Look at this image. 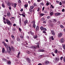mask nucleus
Listing matches in <instances>:
<instances>
[{"label":"nucleus","mask_w":65,"mask_h":65,"mask_svg":"<svg viewBox=\"0 0 65 65\" xmlns=\"http://www.w3.org/2000/svg\"><path fill=\"white\" fill-rule=\"evenodd\" d=\"M2 43H4V45L5 46L6 48H7V50L8 52V53H10V51H11V48L9 46L8 47L7 45V44L5 43V42L4 41H3L2 42Z\"/></svg>","instance_id":"obj_1"},{"label":"nucleus","mask_w":65,"mask_h":65,"mask_svg":"<svg viewBox=\"0 0 65 65\" xmlns=\"http://www.w3.org/2000/svg\"><path fill=\"white\" fill-rule=\"evenodd\" d=\"M54 60L55 61H58L60 60V58L59 57H56L54 59Z\"/></svg>","instance_id":"obj_2"},{"label":"nucleus","mask_w":65,"mask_h":65,"mask_svg":"<svg viewBox=\"0 0 65 65\" xmlns=\"http://www.w3.org/2000/svg\"><path fill=\"white\" fill-rule=\"evenodd\" d=\"M32 23L33 24V27L34 28H35V27H36V25H35V21H32Z\"/></svg>","instance_id":"obj_3"},{"label":"nucleus","mask_w":65,"mask_h":65,"mask_svg":"<svg viewBox=\"0 0 65 65\" xmlns=\"http://www.w3.org/2000/svg\"><path fill=\"white\" fill-rule=\"evenodd\" d=\"M7 23L9 26H12V24L11 23V22H10V21H8L7 22Z\"/></svg>","instance_id":"obj_4"},{"label":"nucleus","mask_w":65,"mask_h":65,"mask_svg":"<svg viewBox=\"0 0 65 65\" xmlns=\"http://www.w3.org/2000/svg\"><path fill=\"white\" fill-rule=\"evenodd\" d=\"M63 35V34L62 33H59L58 34V36L59 37H61Z\"/></svg>","instance_id":"obj_5"},{"label":"nucleus","mask_w":65,"mask_h":65,"mask_svg":"<svg viewBox=\"0 0 65 65\" xmlns=\"http://www.w3.org/2000/svg\"><path fill=\"white\" fill-rule=\"evenodd\" d=\"M60 15H61V14H60V13L58 12L55 13V15H56V16Z\"/></svg>","instance_id":"obj_6"},{"label":"nucleus","mask_w":65,"mask_h":65,"mask_svg":"<svg viewBox=\"0 0 65 65\" xmlns=\"http://www.w3.org/2000/svg\"><path fill=\"white\" fill-rule=\"evenodd\" d=\"M29 47H30V48H37V46H32Z\"/></svg>","instance_id":"obj_7"},{"label":"nucleus","mask_w":65,"mask_h":65,"mask_svg":"<svg viewBox=\"0 0 65 65\" xmlns=\"http://www.w3.org/2000/svg\"><path fill=\"white\" fill-rule=\"evenodd\" d=\"M51 32H52L53 35H55V32H54V31L53 30H51Z\"/></svg>","instance_id":"obj_8"},{"label":"nucleus","mask_w":65,"mask_h":65,"mask_svg":"<svg viewBox=\"0 0 65 65\" xmlns=\"http://www.w3.org/2000/svg\"><path fill=\"white\" fill-rule=\"evenodd\" d=\"M39 29V26H37L36 28V31H38Z\"/></svg>","instance_id":"obj_9"},{"label":"nucleus","mask_w":65,"mask_h":65,"mask_svg":"<svg viewBox=\"0 0 65 65\" xmlns=\"http://www.w3.org/2000/svg\"><path fill=\"white\" fill-rule=\"evenodd\" d=\"M20 54H21V52H19L18 54V55L17 56V58H19V57H20Z\"/></svg>","instance_id":"obj_10"},{"label":"nucleus","mask_w":65,"mask_h":65,"mask_svg":"<svg viewBox=\"0 0 65 65\" xmlns=\"http://www.w3.org/2000/svg\"><path fill=\"white\" fill-rule=\"evenodd\" d=\"M49 63H50V62L47 60H46L45 61V63L46 64H48Z\"/></svg>","instance_id":"obj_11"},{"label":"nucleus","mask_w":65,"mask_h":65,"mask_svg":"<svg viewBox=\"0 0 65 65\" xmlns=\"http://www.w3.org/2000/svg\"><path fill=\"white\" fill-rule=\"evenodd\" d=\"M38 52H43L44 50H38Z\"/></svg>","instance_id":"obj_12"},{"label":"nucleus","mask_w":65,"mask_h":65,"mask_svg":"<svg viewBox=\"0 0 65 65\" xmlns=\"http://www.w3.org/2000/svg\"><path fill=\"white\" fill-rule=\"evenodd\" d=\"M2 52L3 53H5V49L4 48H3V50H2Z\"/></svg>","instance_id":"obj_13"},{"label":"nucleus","mask_w":65,"mask_h":65,"mask_svg":"<svg viewBox=\"0 0 65 65\" xmlns=\"http://www.w3.org/2000/svg\"><path fill=\"white\" fill-rule=\"evenodd\" d=\"M7 4L8 6H10V3L8 2L7 3Z\"/></svg>","instance_id":"obj_14"},{"label":"nucleus","mask_w":65,"mask_h":65,"mask_svg":"<svg viewBox=\"0 0 65 65\" xmlns=\"http://www.w3.org/2000/svg\"><path fill=\"white\" fill-rule=\"evenodd\" d=\"M27 22H28V21L27 20H25V21L24 22L25 24H26L27 23L28 24V23Z\"/></svg>","instance_id":"obj_15"},{"label":"nucleus","mask_w":65,"mask_h":65,"mask_svg":"<svg viewBox=\"0 0 65 65\" xmlns=\"http://www.w3.org/2000/svg\"><path fill=\"white\" fill-rule=\"evenodd\" d=\"M2 6L3 7V8H5V6L4 5V4L3 3H2Z\"/></svg>","instance_id":"obj_16"},{"label":"nucleus","mask_w":65,"mask_h":65,"mask_svg":"<svg viewBox=\"0 0 65 65\" xmlns=\"http://www.w3.org/2000/svg\"><path fill=\"white\" fill-rule=\"evenodd\" d=\"M11 37H12L13 39H14V36L13 35H11Z\"/></svg>","instance_id":"obj_17"},{"label":"nucleus","mask_w":65,"mask_h":65,"mask_svg":"<svg viewBox=\"0 0 65 65\" xmlns=\"http://www.w3.org/2000/svg\"><path fill=\"white\" fill-rule=\"evenodd\" d=\"M50 15L52 16V15H53L54 14V12H51L50 13Z\"/></svg>","instance_id":"obj_18"},{"label":"nucleus","mask_w":65,"mask_h":65,"mask_svg":"<svg viewBox=\"0 0 65 65\" xmlns=\"http://www.w3.org/2000/svg\"><path fill=\"white\" fill-rule=\"evenodd\" d=\"M7 15L8 17H9V15H10V12H8L7 13Z\"/></svg>","instance_id":"obj_19"},{"label":"nucleus","mask_w":65,"mask_h":65,"mask_svg":"<svg viewBox=\"0 0 65 65\" xmlns=\"http://www.w3.org/2000/svg\"><path fill=\"white\" fill-rule=\"evenodd\" d=\"M56 21L57 20L56 19H54L53 20V22L54 23H56Z\"/></svg>","instance_id":"obj_20"},{"label":"nucleus","mask_w":65,"mask_h":65,"mask_svg":"<svg viewBox=\"0 0 65 65\" xmlns=\"http://www.w3.org/2000/svg\"><path fill=\"white\" fill-rule=\"evenodd\" d=\"M44 15V14L42 13L40 14V16H43V15Z\"/></svg>","instance_id":"obj_21"},{"label":"nucleus","mask_w":65,"mask_h":65,"mask_svg":"<svg viewBox=\"0 0 65 65\" xmlns=\"http://www.w3.org/2000/svg\"><path fill=\"white\" fill-rule=\"evenodd\" d=\"M34 6H37V4H36V3H34Z\"/></svg>","instance_id":"obj_22"},{"label":"nucleus","mask_w":65,"mask_h":65,"mask_svg":"<svg viewBox=\"0 0 65 65\" xmlns=\"http://www.w3.org/2000/svg\"><path fill=\"white\" fill-rule=\"evenodd\" d=\"M26 60H27V61H30V59L29 58H26Z\"/></svg>","instance_id":"obj_23"},{"label":"nucleus","mask_w":65,"mask_h":65,"mask_svg":"<svg viewBox=\"0 0 65 65\" xmlns=\"http://www.w3.org/2000/svg\"><path fill=\"white\" fill-rule=\"evenodd\" d=\"M19 21L20 24H21V18H20L19 20Z\"/></svg>","instance_id":"obj_24"},{"label":"nucleus","mask_w":65,"mask_h":65,"mask_svg":"<svg viewBox=\"0 0 65 65\" xmlns=\"http://www.w3.org/2000/svg\"><path fill=\"white\" fill-rule=\"evenodd\" d=\"M24 7H25V8H27V7H28V5H24Z\"/></svg>","instance_id":"obj_25"},{"label":"nucleus","mask_w":65,"mask_h":65,"mask_svg":"<svg viewBox=\"0 0 65 65\" xmlns=\"http://www.w3.org/2000/svg\"><path fill=\"white\" fill-rule=\"evenodd\" d=\"M61 2L63 4H65V1H61Z\"/></svg>","instance_id":"obj_26"},{"label":"nucleus","mask_w":65,"mask_h":65,"mask_svg":"<svg viewBox=\"0 0 65 65\" xmlns=\"http://www.w3.org/2000/svg\"><path fill=\"white\" fill-rule=\"evenodd\" d=\"M30 34H31V35H33V32H31V31H30Z\"/></svg>","instance_id":"obj_27"},{"label":"nucleus","mask_w":65,"mask_h":65,"mask_svg":"<svg viewBox=\"0 0 65 65\" xmlns=\"http://www.w3.org/2000/svg\"><path fill=\"white\" fill-rule=\"evenodd\" d=\"M55 53H58V50L57 49H56L55 50Z\"/></svg>","instance_id":"obj_28"},{"label":"nucleus","mask_w":65,"mask_h":65,"mask_svg":"<svg viewBox=\"0 0 65 65\" xmlns=\"http://www.w3.org/2000/svg\"><path fill=\"white\" fill-rule=\"evenodd\" d=\"M40 29L41 30H43V27H40Z\"/></svg>","instance_id":"obj_29"},{"label":"nucleus","mask_w":65,"mask_h":65,"mask_svg":"<svg viewBox=\"0 0 65 65\" xmlns=\"http://www.w3.org/2000/svg\"><path fill=\"white\" fill-rule=\"evenodd\" d=\"M33 8H34V6H33L30 7V8H31V9H33Z\"/></svg>","instance_id":"obj_30"},{"label":"nucleus","mask_w":65,"mask_h":65,"mask_svg":"<svg viewBox=\"0 0 65 65\" xmlns=\"http://www.w3.org/2000/svg\"><path fill=\"white\" fill-rule=\"evenodd\" d=\"M18 2L19 3H21L22 2L21 1V0H19L18 1Z\"/></svg>","instance_id":"obj_31"},{"label":"nucleus","mask_w":65,"mask_h":65,"mask_svg":"<svg viewBox=\"0 0 65 65\" xmlns=\"http://www.w3.org/2000/svg\"><path fill=\"white\" fill-rule=\"evenodd\" d=\"M63 56L60 57V60H61V61H62V59H63Z\"/></svg>","instance_id":"obj_32"},{"label":"nucleus","mask_w":65,"mask_h":65,"mask_svg":"<svg viewBox=\"0 0 65 65\" xmlns=\"http://www.w3.org/2000/svg\"><path fill=\"white\" fill-rule=\"evenodd\" d=\"M41 20L42 21H44V18H42L41 19Z\"/></svg>","instance_id":"obj_33"},{"label":"nucleus","mask_w":65,"mask_h":65,"mask_svg":"<svg viewBox=\"0 0 65 65\" xmlns=\"http://www.w3.org/2000/svg\"><path fill=\"white\" fill-rule=\"evenodd\" d=\"M60 41H64V38H62L60 40Z\"/></svg>","instance_id":"obj_34"},{"label":"nucleus","mask_w":65,"mask_h":65,"mask_svg":"<svg viewBox=\"0 0 65 65\" xmlns=\"http://www.w3.org/2000/svg\"><path fill=\"white\" fill-rule=\"evenodd\" d=\"M51 54L52 55H53V56H55V54H54V53H53V52H52Z\"/></svg>","instance_id":"obj_35"},{"label":"nucleus","mask_w":65,"mask_h":65,"mask_svg":"<svg viewBox=\"0 0 65 65\" xmlns=\"http://www.w3.org/2000/svg\"><path fill=\"white\" fill-rule=\"evenodd\" d=\"M51 38L52 40H54V38H53V36H51Z\"/></svg>","instance_id":"obj_36"},{"label":"nucleus","mask_w":65,"mask_h":65,"mask_svg":"<svg viewBox=\"0 0 65 65\" xmlns=\"http://www.w3.org/2000/svg\"><path fill=\"white\" fill-rule=\"evenodd\" d=\"M27 54H30V52L29 51H27Z\"/></svg>","instance_id":"obj_37"},{"label":"nucleus","mask_w":65,"mask_h":65,"mask_svg":"<svg viewBox=\"0 0 65 65\" xmlns=\"http://www.w3.org/2000/svg\"><path fill=\"white\" fill-rule=\"evenodd\" d=\"M37 35H36L34 37V38H37Z\"/></svg>","instance_id":"obj_38"},{"label":"nucleus","mask_w":65,"mask_h":65,"mask_svg":"<svg viewBox=\"0 0 65 65\" xmlns=\"http://www.w3.org/2000/svg\"><path fill=\"white\" fill-rule=\"evenodd\" d=\"M17 41H19L20 40V38H17Z\"/></svg>","instance_id":"obj_39"},{"label":"nucleus","mask_w":65,"mask_h":65,"mask_svg":"<svg viewBox=\"0 0 65 65\" xmlns=\"http://www.w3.org/2000/svg\"><path fill=\"white\" fill-rule=\"evenodd\" d=\"M51 7H52V8H54V7L53 6V5H51Z\"/></svg>","instance_id":"obj_40"},{"label":"nucleus","mask_w":65,"mask_h":65,"mask_svg":"<svg viewBox=\"0 0 65 65\" xmlns=\"http://www.w3.org/2000/svg\"><path fill=\"white\" fill-rule=\"evenodd\" d=\"M14 7L15 8L16 7V6H17V4H16V3H15L14 4Z\"/></svg>","instance_id":"obj_41"},{"label":"nucleus","mask_w":65,"mask_h":65,"mask_svg":"<svg viewBox=\"0 0 65 65\" xmlns=\"http://www.w3.org/2000/svg\"><path fill=\"white\" fill-rule=\"evenodd\" d=\"M60 27L61 28H64V27L62 25H60Z\"/></svg>","instance_id":"obj_42"},{"label":"nucleus","mask_w":65,"mask_h":65,"mask_svg":"<svg viewBox=\"0 0 65 65\" xmlns=\"http://www.w3.org/2000/svg\"><path fill=\"white\" fill-rule=\"evenodd\" d=\"M56 2H57V3L58 4H59V3H60V2L59 1H56Z\"/></svg>","instance_id":"obj_43"},{"label":"nucleus","mask_w":65,"mask_h":65,"mask_svg":"<svg viewBox=\"0 0 65 65\" xmlns=\"http://www.w3.org/2000/svg\"><path fill=\"white\" fill-rule=\"evenodd\" d=\"M8 64H10L11 63V62H10V61H9L8 62Z\"/></svg>","instance_id":"obj_44"},{"label":"nucleus","mask_w":65,"mask_h":65,"mask_svg":"<svg viewBox=\"0 0 65 65\" xmlns=\"http://www.w3.org/2000/svg\"><path fill=\"white\" fill-rule=\"evenodd\" d=\"M37 44H38V45H37V47H39V43H37Z\"/></svg>","instance_id":"obj_45"},{"label":"nucleus","mask_w":65,"mask_h":65,"mask_svg":"<svg viewBox=\"0 0 65 65\" xmlns=\"http://www.w3.org/2000/svg\"><path fill=\"white\" fill-rule=\"evenodd\" d=\"M19 30L20 32L22 31V29H21V28H19Z\"/></svg>","instance_id":"obj_46"},{"label":"nucleus","mask_w":65,"mask_h":65,"mask_svg":"<svg viewBox=\"0 0 65 65\" xmlns=\"http://www.w3.org/2000/svg\"><path fill=\"white\" fill-rule=\"evenodd\" d=\"M29 10L30 12H32V10L31 9H29Z\"/></svg>","instance_id":"obj_47"},{"label":"nucleus","mask_w":65,"mask_h":65,"mask_svg":"<svg viewBox=\"0 0 65 65\" xmlns=\"http://www.w3.org/2000/svg\"><path fill=\"white\" fill-rule=\"evenodd\" d=\"M11 48L12 50V51H14V48L13 47H11Z\"/></svg>","instance_id":"obj_48"},{"label":"nucleus","mask_w":65,"mask_h":65,"mask_svg":"<svg viewBox=\"0 0 65 65\" xmlns=\"http://www.w3.org/2000/svg\"><path fill=\"white\" fill-rule=\"evenodd\" d=\"M40 4L41 5H42V6H43L44 5V4H43V3H40Z\"/></svg>","instance_id":"obj_49"},{"label":"nucleus","mask_w":65,"mask_h":65,"mask_svg":"<svg viewBox=\"0 0 65 65\" xmlns=\"http://www.w3.org/2000/svg\"><path fill=\"white\" fill-rule=\"evenodd\" d=\"M6 23L7 22H8L9 21V20H8L7 19H6Z\"/></svg>","instance_id":"obj_50"},{"label":"nucleus","mask_w":65,"mask_h":65,"mask_svg":"<svg viewBox=\"0 0 65 65\" xmlns=\"http://www.w3.org/2000/svg\"><path fill=\"white\" fill-rule=\"evenodd\" d=\"M50 18H51V16H49L47 17V18L48 19H49Z\"/></svg>","instance_id":"obj_51"},{"label":"nucleus","mask_w":65,"mask_h":65,"mask_svg":"<svg viewBox=\"0 0 65 65\" xmlns=\"http://www.w3.org/2000/svg\"><path fill=\"white\" fill-rule=\"evenodd\" d=\"M46 5H47V6H48V5H49V3H46Z\"/></svg>","instance_id":"obj_52"},{"label":"nucleus","mask_w":65,"mask_h":65,"mask_svg":"<svg viewBox=\"0 0 65 65\" xmlns=\"http://www.w3.org/2000/svg\"><path fill=\"white\" fill-rule=\"evenodd\" d=\"M59 4L60 5H62V3H61V2H60Z\"/></svg>","instance_id":"obj_53"},{"label":"nucleus","mask_w":65,"mask_h":65,"mask_svg":"<svg viewBox=\"0 0 65 65\" xmlns=\"http://www.w3.org/2000/svg\"><path fill=\"white\" fill-rule=\"evenodd\" d=\"M9 10H11V7L10 6L9 7Z\"/></svg>","instance_id":"obj_54"},{"label":"nucleus","mask_w":65,"mask_h":65,"mask_svg":"<svg viewBox=\"0 0 65 65\" xmlns=\"http://www.w3.org/2000/svg\"><path fill=\"white\" fill-rule=\"evenodd\" d=\"M60 43H63V42H64V41H60Z\"/></svg>","instance_id":"obj_55"},{"label":"nucleus","mask_w":65,"mask_h":65,"mask_svg":"<svg viewBox=\"0 0 65 65\" xmlns=\"http://www.w3.org/2000/svg\"><path fill=\"white\" fill-rule=\"evenodd\" d=\"M22 17H24V18H25V15L23 14H22Z\"/></svg>","instance_id":"obj_56"},{"label":"nucleus","mask_w":65,"mask_h":65,"mask_svg":"<svg viewBox=\"0 0 65 65\" xmlns=\"http://www.w3.org/2000/svg\"><path fill=\"white\" fill-rule=\"evenodd\" d=\"M57 23H58V24H60V23H60V21H58L57 22Z\"/></svg>","instance_id":"obj_57"},{"label":"nucleus","mask_w":65,"mask_h":65,"mask_svg":"<svg viewBox=\"0 0 65 65\" xmlns=\"http://www.w3.org/2000/svg\"><path fill=\"white\" fill-rule=\"evenodd\" d=\"M64 11H65V9H63L62 10V12H64Z\"/></svg>","instance_id":"obj_58"},{"label":"nucleus","mask_w":65,"mask_h":65,"mask_svg":"<svg viewBox=\"0 0 65 65\" xmlns=\"http://www.w3.org/2000/svg\"><path fill=\"white\" fill-rule=\"evenodd\" d=\"M46 22V21H43V23H44V24H45Z\"/></svg>","instance_id":"obj_59"},{"label":"nucleus","mask_w":65,"mask_h":65,"mask_svg":"<svg viewBox=\"0 0 65 65\" xmlns=\"http://www.w3.org/2000/svg\"><path fill=\"white\" fill-rule=\"evenodd\" d=\"M41 1V0H37V2H40Z\"/></svg>","instance_id":"obj_60"},{"label":"nucleus","mask_w":65,"mask_h":65,"mask_svg":"<svg viewBox=\"0 0 65 65\" xmlns=\"http://www.w3.org/2000/svg\"><path fill=\"white\" fill-rule=\"evenodd\" d=\"M43 30L44 31H46V29H45V28H44Z\"/></svg>","instance_id":"obj_61"},{"label":"nucleus","mask_w":65,"mask_h":65,"mask_svg":"<svg viewBox=\"0 0 65 65\" xmlns=\"http://www.w3.org/2000/svg\"><path fill=\"white\" fill-rule=\"evenodd\" d=\"M28 63H30V60L29 61H27Z\"/></svg>","instance_id":"obj_62"},{"label":"nucleus","mask_w":65,"mask_h":65,"mask_svg":"<svg viewBox=\"0 0 65 65\" xmlns=\"http://www.w3.org/2000/svg\"><path fill=\"white\" fill-rule=\"evenodd\" d=\"M63 61L64 62H65V57H64L63 58Z\"/></svg>","instance_id":"obj_63"},{"label":"nucleus","mask_w":65,"mask_h":65,"mask_svg":"<svg viewBox=\"0 0 65 65\" xmlns=\"http://www.w3.org/2000/svg\"><path fill=\"white\" fill-rule=\"evenodd\" d=\"M38 65H42V64L40 63H39Z\"/></svg>","instance_id":"obj_64"}]
</instances>
